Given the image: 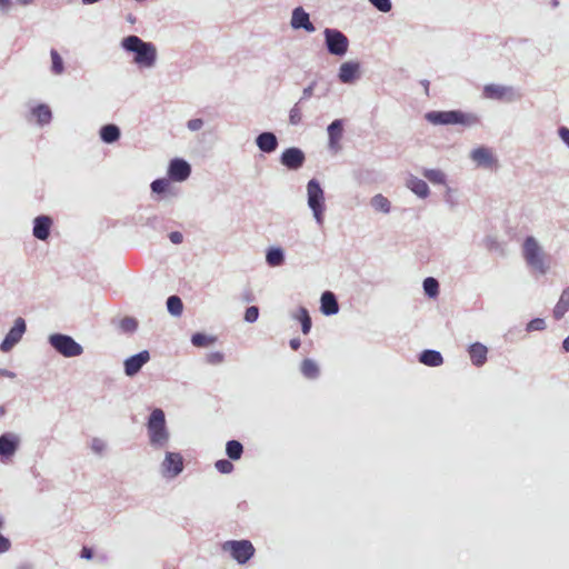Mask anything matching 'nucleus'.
<instances>
[{
    "instance_id": "19",
    "label": "nucleus",
    "mask_w": 569,
    "mask_h": 569,
    "mask_svg": "<svg viewBox=\"0 0 569 569\" xmlns=\"http://www.w3.org/2000/svg\"><path fill=\"white\" fill-rule=\"evenodd\" d=\"M468 352L472 365L476 367H481L486 363L488 349L485 345L475 342L469 347Z\"/></svg>"
},
{
    "instance_id": "50",
    "label": "nucleus",
    "mask_w": 569,
    "mask_h": 569,
    "mask_svg": "<svg viewBox=\"0 0 569 569\" xmlns=\"http://www.w3.org/2000/svg\"><path fill=\"white\" fill-rule=\"evenodd\" d=\"M559 136L569 146V129L566 127H561L559 129Z\"/></svg>"
},
{
    "instance_id": "52",
    "label": "nucleus",
    "mask_w": 569,
    "mask_h": 569,
    "mask_svg": "<svg viewBox=\"0 0 569 569\" xmlns=\"http://www.w3.org/2000/svg\"><path fill=\"white\" fill-rule=\"evenodd\" d=\"M290 347L293 349V350H298L299 347H300V340L299 339H291L290 340Z\"/></svg>"
},
{
    "instance_id": "57",
    "label": "nucleus",
    "mask_w": 569,
    "mask_h": 569,
    "mask_svg": "<svg viewBox=\"0 0 569 569\" xmlns=\"http://www.w3.org/2000/svg\"><path fill=\"white\" fill-rule=\"evenodd\" d=\"M99 0H82L83 3L86 4H91V3H94V2H98Z\"/></svg>"
},
{
    "instance_id": "1",
    "label": "nucleus",
    "mask_w": 569,
    "mask_h": 569,
    "mask_svg": "<svg viewBox=\"0 0 569 569\" xmlns=\"http://www.w3.org/2000/svg\"><path fill=\"white\" fill-rule=\"evenodd\" d=\"M122 47L127 51L134 52V62L144 68H150L157 59V49L151 42H144L138 36H128L122 40Z\"/></svg>"
},
{
    "instance_id": "11",
    "label": "nucleus",
    "mask_w": 569,
    "mask_h": 569,
    "mask_svg": "<svg viewBox=\"0 0 569 569\" xmlns=\"http://www.w3.org/2000/svg\"><path fill=\"white\" fill-rule=\"evenodd\" d=\"M191 172V168L189 163L182 159H173L168 169V174L170 179L174 181H183L186 180Z\"/></svg>"
},
{
    "instance_id": "17",
    "label": "nucleus",
    "mask_w": 569,
    "mask_h": 569,
    "mask_svg": "<svg viewBox=\"0 0 569 569\" xmlns=\"http://www.w3.org/2000/svg\"><path fill=\"white\" fill-rule=\"evenodd\" d=\"M483 96L488 99H511L512 89L500 84H487L483 88Z\"/></svg>"
},
{
    "instance_id": "18",
    "label": "nucleus",
    "mask_w": 569,
    "mask_h": 569,
    "mask_svg": "<svg viewBox=\"0 0 569 569\" xmlns=\"http://www.w3.org/2000/svg\"><path fill=\"white\" fill-rule=\"evenodd\" d=\"M52 220L48 216H39L34 219L33 236L39 240H47L50 234Z\"/></svg>"
},
{
    "instance_id": "53",
    "label": "nucleus",
    "mask_w": 569,
    "mask_h": 569,
    "mask_svg": "<svg viewBox=\"0 0 569 569\" xmlns=\"http://www.w3.org/2000/svg\"><path fill=\"white\" fill-rule=\"evenodd\" d=\"M421 84L425 88V93L426 96H429V86H430V82L428 80H422L421 81Z\"/></svg>"
},
{
    "instance_id": "21",
    "label": "nucleus",
    "mask_w": 569,
    "mask_h": 569,
    "mask_svg": "<svg viewBox=\"0 0 569 569\" xmlns=\"http://www.w3.org/2000/svg\"><path fill=\"white\" fill-rule=\"evenodd\" d=\"M339 310V306L335 295L330 291H326L321 296V311L327 316L336 315Z\"/></svg>"
},
{
    "instance_id": "12",
    "label": "nucleus",
    "mask_w": 569,
    "mask_h": 569,
    "mask_svg": "<svg viewBox=\"0 0 569 569\" xmlns=\"http://www.w3.org/2000/svg\"><path fill=\"white\" fill-rule=\"evenodd\" d=\"M305 162V154L298 148H289L282 152L281 163L288 169H298Z\"/></svg>"
},
{
    "instance_id": "43",
    "label": "nucleus",
    "mask_w": 569,
    "mask_h": 569,
    "mask_svg": "<svg viewBox=\"0 0 569 569\" xmlns=\"http://www.w3.org/2000/svg\"><path fill=\"white\" fill-rule=\"evenodd\" d=\"M379 11L389 12L391 10L390 0H369Z\"/></svg>"
},
{
    "instance_id": "49",
    "label": "nucleus",
    "mask_w": 569,
    "mask_h": 569,
    "mask_svg": "<svg viewBox=\"0 0 569 569\" xmlns=\"http://www.w3.org/2000/svg\"><path fill=\"white\" fill-rule=\"evenodd\" d=\"M169 239L171 240L172 243L174 244H179L182 242L183 240V236L181 232L179 231H172L170 234H169Z\"/></svg>"
},
{
    "instance_id": "55",
    "label": "nucleus",
    "mask_w": 569,
    "mask_h": 569,
    "mask_svg": "<svg viewBox=\"0 0 569 569\" xmlns=\"http://www.w3.org/2000/svg\"><path fill=\"white\" fill-rule=\"evenodd\" d=\"M10 3V0H0V7L6 8Z\"/></svg>"
},
{
    "instance_id": "39",
    "label": "nucleus",
    "mask_w": 569,
    "mask_h": 569,
    "mask_svg": "<svg viewBox=\"0 0 569 569\" xmlns=\"http://www.w3.org/2000/svg\"><path fill=\"white\" fill-rule=\"evenodd\" d=\"M170 181L166 178L157 179L151 183V190L156 193H163L169 190Z\"/></svg>"
},
{
    "instance_id": "5",
    "label": "nucleus",
    "mask_w": 569,
    "mask_h": 569,
    "mask_svg": "<svg viewBox=\"0 0 569 569\" xmlns=\"http://www.w3.org/2000/svg\"><path fill=\"white\" fill-rule=\"evenodd\" d=\"M51 346L64 357H77L83 351L82 347L76 342L71 337L66 335L56 333L50 336Z\"/></svg>"
},
{
    "instance_id": "6",
    "label": "nucleus",
    "mask_w": 569,
    "mask_h": 569,
    "mask_svg": "<svg viewBox=\"0 0 569 569\" xmlns=\"http://www.w3.org/2000/svg\"><path fill=\"white\" fill-rule=\"evenodd\" d=\"M523 257L527 263L533 269L545 272L546 266L541 248L533 237H528L523 243Z\"/></svg>"
},
{
    "instance_id": "32",
    "label": "nucleus",
    "mask_w": 569,
    "mask_h": 569,
    "mask_svg": "<svg viewBox=\"0 0 569 569\" xmlns=\"http://www.w3.org/2000/svg\"><path fill=\"white\" fill-rule=\"evenodd\" d=\"M167 308L173 316H180L183 310V305L178 296H170L167 300Z\"/></svg>"
},
{
    "instance_id": "38",
    "label": "nucleus",
    "mask_w": 569,
    "mask_h": 569,
    "mask_svg": "<svg viewBox=\"0 0 569 569\" xmlns=\"http://www.w3.org/2000/svg\"><path fill=\"white\" fill-rule=\"evenodd\" d=\"M214 338L203 333H194L191 338L192 345L196 347H208L214 342Z\"/></svg>"
},
{
    "instance_id": "13",
    "label": "nucleus",
    "mask_w": 569,
    "mask_h": 569,
    "mask_svg": "<svg viewBox=\"0 0 569 569\" xmlns=\"http://www.w3.org/2000/svg\"><path fill=\"white\" fill-rule=\"evenodd\" d=\"M471 159L481 167L497 168L498 162L493 157L491 150L486 147H480L471 152Z\"/></svg>"
},
{
    "instance_id": "25",
    "label": "nucleus",
    "mask_w": 569,
    "mask_h": 569,
    "mask_svg": "<svg viewBox=\"0 0 569 569\" xmlns=\"http://www.w3.org/2000/svg\"><path fill=\"white\" fill-rule=\"evenodd\" d=\"M407 187L412 192H415L417 196H419L421 198H426L429 194V187H428V184L423 180H421L419 178L411 177L407 181Z\"/></svg>"
},
{
    "instance_id": "24",
    "label": "nucleus",
    "mask_w": 569,
    "mask_h": 569,
    "mask_svg": "<svg viewBox=\"0 0 569 569\" xmlns=\"http://www.w3.org/2000/svg\"><path fill=\"white\" fill-rule=\"evenodd\" d=\"M569 310V287L566 288L553 308V318L560 320Z\"/></svg>"
},
{
    "instance_id": "3",
    "label": "nucleus",
    "mask_w": 569,
    "mask_h": 569,
    "mask_svg": "<svg viewBox=\"0 0 569 569\" xmlns=\"http://www.w3.org/2000/svg\"><path fill=\"white\" fill-rule=\"evenodd\" d=\"M147 429L152 446L159 448L166 446L169 439V432L166 427L164 412L161 409L157 408L152 410L147 423Z\"/></svg>"
},
{
    "instance_id": "47",
    "label": "nucleus",
    "mask_w": 569,
    "mask_h": 569,
    "mask_svg": "<svg viewBox=\"0 0 569 569\" xmlns=\"http://www.w3.org/2000/svg\"><path fill=\"white\" fill-rule=\"evenodd\" d=\"M203 126V121L201 119H191L188 121V128L192 131H197L201 129Z\"/></svg>"
},
{
    "instance_id": "51",
    "label": "nucleus",
    "mask_w": 569,
    "mask_h": 569,
    "mask_svg": "<svg viewBox=\"0 0 569 569\" xmlns=\"http://www.w3.org/2000/svg\"><path fill=\"white\" fill-rule=\"evenodd\" d=\"M93 553L92 550L88 547H83L81 550V557L84 559L90 560L92 558Z\"/></svg>"
},
{
    "instance_id": "14",
    "label": "nucleus",
    "mask_w": 569,
    "mask_h": 569,
    "mask_svg": "<svg viewBox=\"0 0 569 569\" xmlns=\"http://www.w3.org/2000/svg\"><path fill=\"white\" fill-rule=\"evenodd\" d=\"M149 352L148 351H141L138 355H134L130 358H128L124 361V371L127 376H134L140 371L142 366L149 361Z\"/></svg>"
},
{
    "instance_id": "30",
    "label": "nucleus",
    "mask_w": 569,
    "mask_h": 569,
    "mask_svg": "<svg viewBox=\"0 0 569 569\" xmlns=\"http://www.w3.org/2000/svg\"><path fill=\"white\" fill-rule=\"evenodd\" d=\"M226 452L230 459L238 460L242 456L243 447L239 441L230 440L226 445Z\"/></svg>"
},
{
    "instance_id": "40",
    "label": "nucleus",
    "mask_w": 569,
    "mask_h": 569,
    "mask_svg": "<svg viewBox=\"0 0 569 569\" xmlns=\"http://www.w3.org/2000/svg\"><path fill=\"white\" fill-rule=\"evenodd\" d=\"M138 327V322L134 318L126 317L120 321V328L124 332H133Z\"/></svg>"
},
{
    "instance_id": "59",
    "label": "nucleus",
    "mask_w": 569,
    "mask_h": 569,
    "mask_svg": "<svg viewBox=\"0 0 569 569\" xmlns=\"http://www.w3.org/2000/svg\"><path fill=\"white\" fill-rule=\"evenodd\" d=\"M2 526V520L0 519V527Z\"/></svg>"
},
{
    "instance_id": "23",
    "label": "nucleus",
    "mask_w": 569,
    "mask_h": 569,
    "mask_svg": "<svg viewBox=\"0 0 569 569\" xmlns=\"http://www.w3.org/2000/svg\"><path fill=\"white\" fill-rule=\"evenodd\" d=\"M419 361L429 367H439L443 363V358L439 351L425 350L420 353Z\"/></svg>"
},
{
    "instance_id": "45",
    "label": "nucleus",
    "mask_w": 569,
    "mask_h": 569,
    "mask_svg": "<svg viewBox=\"0 0 569 569\" xmlns=\"http://www.w3.org/2000/svg\"><path fill=\"white\" fill-rule=\"evenodd\" d=\"M259 317V309L254 306L247 308L244 312V320L248 322H254Z\"/></svg>"
},
{
    "instance_id": "36",
    "label": "nucleus",
    "mask_w": 569,
    "mask_h": 569,
    "mask_svg": "<svg viewBox=\"0 0 569 569\" xmlns=\"http://www.w3.org/2000/svg\"><path fill=\"white\" fill-rule=\"evenodd\" d=\"M423 289L429 297H437L439 292V283L435 278H426L423 281Z\"/></svg>"
},
{
    "instance_id": "8",
    "label": "nucleus",
    "mask_w": 569,
    "mask_h": 569,
    "mask_svg": "<svg viewBox=\"0 0 569 569\" xmlns=\"http://www.w3.org/2000/svg\"><path fill=\"white\" fill-rule=\"evenodd\" d=\"M325 38L328 51L335 56H343L348 51V38L339 30L329 29L325 30Z\"/></svg>"
},
{
    "instance_id": "22",
    "label": "nucleus",
    "mask_w": 569,
    "mask_h": 569,
    "mask_svg": "<svg viewBox=\"0 0 569 569\" xmlns=\"http://www.w3.org/2000/svg\"><path fill=\"white\" fill-rule=\"evenodd\" d=\"M257 146L263 152H272L278 146L277 138L271 132H263L257 138Z\"/></svg>"
},
{
    "instance_id": "9",
    "label": "nucleus",
    "mask_w": 569,
    "mask_h": 569,
    "mask_svg": "<svg viewBox=\"0 0 569 569\" xmlns=\"http://www.w3.org/2000/svg\"><path fill=\"white\" fill-rule=\"evenodd\" d=\"M24 331H26V322L22 318H18L14 321V326L7 333L4 340L2 341V343L0 346V349L3 352L10 351L13 348V346L20 341Z\"/></svg>"
},
{
    "instance_id": "16",
    "label": "nucleus",
    "mask_w": 569,
    "mask_h": 569,
    "mask_svg": "<svg viewBox=\"0 0 569 569\" xmlns=\"http://www.w3.org/2000/svg\"><path fill=\"white\" fill-rule=\"evenodd\" d=\"M291 26L293 29H305L308 32L315 31V26L309 19V14L301 8L298 7L293 10L291 17Z\"/></svg>"
},
{
    "instance_id": "7",
    "label": "nucleus",
    "mask_w": 569,
    "mask_h": 569,
    "mask_svg": "<svg viewBox=\"0 0 569 569\" xmlns=\"http://www.w3.org/2000/svg\"><path fill=\"white\" fill-rule=\"evenodd\" d=\"M308 204L313 211V216L319 223H322L323 214V191L319 182L315 179L310 180L307 186Z\"/></svg>"
},
{
    "instance_id": "56",
    "label": "nucleus",
    "mask_w": 569,
    "mask_h": 569,
    "mask_svg": "<svg viewBox=\"0 0 569 569\" xmlns=\"http://www.w3.org/2000/svg\"><path fill=\"white\" fill-rule=\"evenodd\" d=\"M19 3L26 6V4H29L30 2H32L33 0H18Z\"/></svg>"
},
{
    "instance_id": "37",
    "label": "nucleus",
    "mask_w": 569,
    "mask_h": 569,
    "mask_svg": "<svg viewBox=\"0 0 569 569\" xmlns=\"http://www.w3.org/2000/svg\"><path fill=\"white\" fill-rule=\"evenodd\" d=\"M50 54H51V60H52V66H51L52 72L56 74H61L64 70L62 58L60 57L58 51L54 49L51 50Z\"/></svg>"
},
{
    "instance_id": "10",
    "label": "nucleus",
    "mask_w": 569,
    "mask_h": 569,
    "mask_svg": "<svg viewBox=\"0 0 569 569\" xmlns=\"http://www.w3.org/2000/svg\"><path fill=\"white\" fill-rule=\"evenodd\" d=\"M19 437L13 433L0 436V458L2 460L11 458L19 447Z\"/></svg>"
},
{
    "instance_id": "42",
    "label": "nucleus",
    "mask_w": 569,
    "mask_h": 569,
    "mask_svg": "<svg viewBox=\"0 0 569 569\" xmlns=\"http://www.w3.org/2000/svg\"><path fill=\"white\" fill-rule=\"evenodd\" d=\"M546 328V322L543 319L541 318H536V319H532L528 326H527V330L528 331H541Z\"/></svg>"
},
{
    "instance_id": "34",
    "label": "nucleus",
    "mask_w": 569,
    "mask_h": 569,
    "mask_svg": "<svg viewBox=\"0 0 569 569\" xmlns=\"http://www.w3.org/2000/svg\"><path fill=\"white\" fill-rule=\"evenodd\" d=\"M372 207L381 212H389L390 211V201L382 194H376L371 200Z\"/></svg>"
},
{
    "instance_id": "35",
    "label": "nucleus",
    "mask_w": 569,
    "mask_h": 569,
    "mask_svg": "<svg viewBox=\"0 0 569 569\" xmlns=\"http://www.w3.org/2000/svg\"><path fill=\"white\" fill-rule=\"evenodd\" d=\"M297 319L301 322L302 332L305 335L309 333L311 329V318L306 308H300L297 313Z\"/></svg>"
},
{
    "instance_id": "33",
    "label": "nucleus",
    "mask_w": 569,
    "mask_h": 569,
    "mask_svg": "<svg viewBox=\"0 0 569 569\" xmlns=\"http://www.w3.org/2000/svg\"><path fill=\"white\" fill-rule=\"evenodd\" d=\"M422 174L435 184H442L446 181L443 172L438 169H426Z\"/></svg>"
},
{
    "instance_id": "31",
    "label": "nucleus",
    "mask_w": 569,
    "mask_h": 569,
    "mask_svg": "<svg viewBox=\"0 0 569 569\" xmlns=\"http://www.w3.org/2000/svg\"><path fill=\"white\" fill-rule=\"evenodd\" d=\"M32 113L41 124L49 123L51 120V110L46 104H39L32 110Z\"/></svg>"
},
{
    "instance_id": "44",
    "label": "nucleus",
    "mask_w": 569,
    "mask_h": 569,
    "mask_svg": "<svg viewBox=\"0 0 569 569\" xmlns=\"http://www.w3.org/2000/svg\"><path fill=\"white\" fill-rule=\"evenodd\" d=\"M302 118V110L298 104H295L290 110V122L292 124H298Z\"/></svg>"
},
{
    "instance_id": "58",
    "label": "nucleus",
    "mask_w": 569,
    "mask_h": 569,
    "mask_svg": "<svg viewBox=\"0 0 569 569\" xmlns=\"http://www.w3.org/2000/svg\"><path fill=\"white\" fill-rule=\"evenodd\" d=\"M6 413L4 406H0V417H2Z\"/></svg>"
},
{
    "instance_id": "29",
    "label": "nucleus",
    "mask_w": 569,
    "mask_h": 569,
    "mask_svg": "<svg viewBox=\"0 0 569 569\" xmlns=\"http://www.w3.org/2000/svg\"><path fill=\"white\" fill-rule=\"evenodd\" d=\"M266 259L271 267L281 266L284 262L283 251L280 248H271L268 250Z\"/></svg>"
},
{
    "instance_id": "46",
    "label": "nucleus",
    "mask_w": 569,
    "mask_h": 569,
    "mask_svg": "<svg viewBox=\"0 0 569 569\" xmlns=\"http://www.w3.org/2000/svg\"><path fill=\"white\" fill-rule=\"evenodd\" d=\"M207 359H208V362H210L212 365H218L223 361V353L218 352V351L211 352L208 355Z\"/></svg>"
},
{
    "instance_id": "4",
    "label": "nucleus",
    "mask_w": 569,
    "mask_h": 569,
    "mask_svg": "<svg viewBox=\"0 0 569 569\" xmlns=\"http://www.w3.org/2000/svg\"><path fill=\"white\" fill-rule=\"evenodd\" d=\"M221 549L240 565L248 562L256 551L249 540H228L221 545Z\"/></svg>"
},
{
    "instance_id": "27",
    "label": "nucleus",
    "mask_w": 569,
    "mask_h": 569,
    "mask_svg": "<svg viewBox=\"0 0 569 569\" xmlns=\"http://www.w3.org/2000/svg\"><path fill=\"white\" fill-rule=\"evenodd\" d=\"M100 137L104 142L112 143L119 139L120 130L114 124H107L101 128Z\"/></svg>"
},
{
    "instance_id": "20",
    "label": "nucleus",
    "mask_w": 569,
    "mask_h": 569,
    "mask_svg": "<svg viewBox=\"0 0 569 569\" xmlns=\"http://www.w3.org/2000/svg\"><path fill=\"white\" fill-rule=\"evenodd\" d=\"M359 72V63L343 62L339 69V79L343 83L352 82Z\"/></svg>"
},
{
    "instance_id": "41",
    "label": "nucleus",
    "mask_w": 569,
    "mask_h": 569,
    "mask_svg": "<svg viewBox=\"0 0 569 569\" xmlns=\"http://www.w3.org/2000/svg\"><path fill=\"white\" fill-rule=\"evenodd\" d=\"M217 470L221 473H230L233 470V465L227 459H220L214 463Z\"/></svg>"
},
{
    "instance_id": "15",
    "label": "nucleus",
    "mask_w": 569,
    "mask_h": 569,
    "mask_svg": "<svg viewBox=\"0 0 569 569\" xmlns=\"http://www.w3.org/2000/svg\"><path fill=\"white\" fill-rule=\"evenodd\" d=\"M163 469L170 477L178 476L183 469V459L180 453L168 452L163 461Z\"/></svg>"
},
{
    "instance_id": "54",
    "label": "nucleus",
    "mask_w": 569,
    "mask_h": 569,
    "mask_svg": "<svg viewBox=\"0 0 569 569\" xmlns=\"http://www.w3.org/2000/svg\"><path fill=\"white\" fill-rule=\"evenodd\" d=\"M562 348L565 351L569 352V336L563 340Z\"/></svg>"
},
{
    "instance_id": "48",
    "label": "nucleus",
    "mask_w": 569,
    "mask_h": 569,
    "mask_svg": "<svg viewBox=\"0 0 569 569\" xmlns=\"http://www.w3.org/2000/svg\"><path fill=\"white\" fill-rule=\"evenodd\" d=\"M11 542L8 538L0 533V552H6L10 549Z\"/></svg>"
},
{
    "instance_id": "26",
    "label": "nucleus",
    "mask_w": 569,
    "mask_h": 569,
    "mask_svg": "<svg viewBox=\"0 0 569 569\" xmlns=\"http://www.w3.org/2000/svg\"><path fill=\"white\" fill-rule=\"evenodd\" d=\"M342 130L341 120H335L328 127L329 142L332 148H337L340 139L342 138Z\"/></svg>"
},
{
    "instance_id": "28",
    "label": "nucleus",
    "mask_w": 569,
    "mask_h": 569,
    "mask_svg": "<svg viewBox=\"0 0 569 569\" xmlns=\"http://www.w3.org/2000/svg\"><path fill=\"white\" fill-rule=\"evenodd\" d=\"M301 372L302 375L308 379H315L319 375V367L318 365L311 360V359H305L301 362Z\"/></svg>"
},
{
    "instance_id": "60",
    "label": "nucleus",
    "mask_w": 569,
    "mask_h": 569,
    "mask_svg": "<svg viewBox=\"0 0 569 569\" xmlns=\"http://www.w3.org/2000/svg\"><path fill=\"white\" fill-rule=\"evenodd\" d=\"M2 373V371H0V375Z\"/></svg>"
},
{
    "instance_id": "2",
    "label": "nucleus",
    "mask_w": 569,
    "mask_h": 569,
    "mask_svg": "<svg viewBox=\"0 0 569 569\" xmlns=\"http://www.w3.org/2000/svg\"><path fill=\"white\" fill-rule=\"evenodd\" d=\"M426 119L432 124H461L465 127H471L479 122L476 114L459 110L430 111L426 113Z\"/></svg>"
}]
</instances>
